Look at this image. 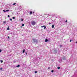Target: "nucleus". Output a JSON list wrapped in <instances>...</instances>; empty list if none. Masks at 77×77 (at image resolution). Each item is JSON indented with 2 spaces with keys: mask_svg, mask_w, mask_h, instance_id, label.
Listing matches in <instances>:
<instances>
[{
  "mask_svg": "<svg viewBox=\"0 0 77 77\" xmlns=\"http://www.w3.org/2000/svg\"><path fill=\"white\" fill-rule=\"evenodd\" d=\"M36 22L35 21L32 20L31 22V24L32 26H35L36 24Z\"/></svg>",
  "mask_w": 77,
  "mask_h": 77,
  "instance_id": "1",
  "label": "nucleus"
},
{
  "mask_svg": "<svg viewBox=\"0 0 77 77\" xmlns=\"http://www.w3.org/2000/svg\"><path fill=\"white\" fill-rule=\"evenodd\" d=\"M32 40H33V41H34V42H36V41H37V40L35 38H32Z\"/></svg>",
  "mask_w": 77,
  "mask_h": 77,
  "instance_id": "2",
  "label": "nucleus"
},
{
  "mask_svg": "<svg viewBox=\"0 0 77 77\" xmlns=\"http://www.w3.org/2000/svg\"><path fill=\"white\" fill-rule=\"evenodd\" d=\"M44 27V29H46V26H41V27L42 28Z\"/></svg>",
  "mask_w": 77,
  "mask_h": 77,
  "instance_id": "3",
  "label": "nucleus"
},
{
  "mask_svg": "<svg viewBox=\"0 0 77 77\" xmlns=\"http://www.w3.org/2000/svg\"><path fill=\"white\" fill-rule=\"evenodd\" d=\"M63 60H66V58H65V57H63Z\"/></svg>",
  "mask_w": 77,
  "mask_h": 77,
  "instance_id": "4",
  "label": "nucleus"
},
{
  "mask_svg": "<svg viewBox=\"0 0 77 77\" xmlns=\"http://www.w3.org/2000/svg\"><path fill=\"white\" fill-rule=\"evenodd\" d=\"M20 65H17V66H16V67H17V68H19V67H20Z\"/></svg>",
  "mask_w": 77,
  "mask_h": 77,
  "instance_id": "5",
  "label": "nucleus"
},
{
  "mask_svg": "<svg viewBox=\"0 0 77 77\" xmlns=\"http://www.w3.org/2000/svg\"><path fill=\"white\" fill-rule=\"evenodd\" d=\"M7 30H9V26H8V27L7 29Z\"/></svg>",
  "mask_w": 77,
  "mask_h": 77,
  "instance_id": "6",
  "label": "nucleus"
},
{
  "mask_svg": "<svg viewBox=\"0 0 77 77\" xmlns=\"http://www.w3.org/2000/svg\"><path fill=\"white\" fill-rule=\"evenodd\" d=\"M54 25H53L52 26V28H54Z\"/></svg>",
  "mask_w": 77,
  "mask_h": 77,
  "instance_id": "7",
  "label": "nucleus"
},
{
  "mask_svg": "<svg viewBox=\"0 0 77 77\" xmlns=\"http://www.w3.org/2000/svg\"><path fill=\"white\" fill-rule=\"evenodd\" d=\"M6 23V21H3V24H5V23Z\"/></svg>",
  "mask_w": 77,
  "mask_h": 77,
  "instance_id": "8",
  "label": "nucleus"
},
{
  "mask_svg": "<svg viewBox=\"0 0 77 77\" xmlns=\"http://www.w3.org/2000/svg\"><path fill=\"white\" fill-rule=\"evenodd\" d=\"M24 52H25V49H24L23 51V53H24Z\"/></svg>",
  "mask_w": 77,
  "mask_h": 77,
  "instance_id": "9",
  "label": "nucleus"
},
{
  "mask_svg": "<svg viewBox=\"0 0 77 77\" xmlns=\"http://www.w3.org/2000/svg\"><path fill=\"white\" fill-rule=\"evenodd\" d=\"M30 15H32V12L30 11Z\"/></svg>",
  "mask_w": 77,
  "mask_h": 77,
  "instance_id": "10",
  "label": "nucleus"
},
{
  "mask_svg": "<svg viewBox=\"0 0 77 77\" xmlns=\"http://www.w3.org/2000/svg\"><path fill=\"white\" fill-rule=\"evenodd\" d=\"M45 42H47V41H48V40H47V39H46L45 40Z\"/></svg>",
  "mask_w": 77,
  "mask_h": 77,
  "instance_id": "11",
  "label": "nucleus"
},
{
  "mask_svg": "<svg viewBox=\"0 0 77 77\" xmlns=\"http://www.w3.org/2000/svg\"><path fill=\"white\" fill-rule=\"evenodd\" d=\"M8 11H9V10H7L5 11V12H8Z\"/></svg>",
  "mask_w": 77,
  "mask_h": 77,
  "instance_id": "12",
  "label": "nucleus"
},
{
  "mask_svg": "<svg viewBox=\"0 0 77 77\" xmlns=\"http://www.w3.org/2000/svg\"><path fill=\"white\" fill-rule=\"evenodd\" d=\"M57 69H60V67H57Z\"/></svg>",
  "mask_w": 77,
  "mask_h": 77,
  "instance_id": "13",
  "label": "nucleus"
},
{
  "mask_svg": "<svg viewBox=\"0 0 77 77\" xmlns=\"http://www.w3.org/2000/svg\"><path fill=\"white\" fill-rule=\"evenodd\" d=\"M24 26V24H23L22 25V27H23V26Z\"/></svg>",
  "mask_w": 77,
  "mask_h": 77,
  "instance_id": "14",
  "label": "nucleus"
},
{
  "mask_svg": "<svg viewBox=\"0 0 77 77\" xmlns=\"http://www.w3.org/2000/svg\"><path fill=\"white\" fill-rule=\"evenodd\" d=\"M12 18L13 19H15V17H12Z\"/></svg>",
  "mask_w": 77,
  "mask_h": 77,
  "instance_id": "15",
  "label": "nucleus"
},
{
  "mask_svg": "<svg viewBox=\"0 0 77 77\" xmlns=\"http://www.w3.org/2000/svg\"><path fill=\"white\" fill-rule=\"evenodd\" d=\"M16 5V3H14L13 4V5Z\"/></svg>",
  "mask_w": 77,
  "mask_h": 77,
  "instance_id": "16",
  "label": "nucleus"
},
{
  "mask_svg": "<svg viewBox=\"0 0 77 77\" xmlns=\"http://www.w3.org/2000/svg\"><path fill=\"white\" fill-rule=\"evenodd\" d=\"M54 72V71L53 70H51V72Z\"/></svg>",
  "mask_w": 77,
  "mask_h": 77,
  "instance_id": "17",
  "label": "nucleus"
},
{
  "mask_svg": "<svg viewBox=\"0 0 77 77\" xmlns=\"http://www.w3.org/2000/svg\"><path fill=\"white\" fill-rule=\"evenodd\" d=\"M3 60H1V63H3Z\"/></svg>",
  "mask_w": 77,
  "mask_h": 77,
  "instance_id": "18",
  "label": "nucleus"
},
{
  "mask_svg": "<svg viewBox=\"0 0 77 77\" xmlns=\"http://www.w3.org/2000/svg\"><path fill=\"white\" fill-rule=\"evenodd\" d=\"M3 69V68H1L0 69L1 70H2V69Z\"/></svg>",
  "mask_w": 77,
  "mask_h": 77,
  "instance_id": "19",
  "label": "nucleus"
},
{
  "mask_svg": "<svg viewBox=\"0 0 77 77\" xmlns=\"http://www.w3.org/2000/svg\"><path fill=\"white\" fill-rule=\"evenodd\" d=\"M2 50L0 49V53H1V52H2Z\"/></svg>",
  "mask_w": 77,
  "mask_h": 77,
  "instance_id": "20",
  "label": "nucleus"
},
{
  "mask_svg": "<svg viewBox=\"0 0 77 77\" xmlns=\"http://www.w3.org/2000/svg\"><path fill=\"white\" fill-rule=\"evenodd\" d=\"M3 12H6V11L5 10H3Z\"/></svg>",
  "mask_w": 77,
  "mask_h": 77,
  "instance_id": "21",
  "label": "nucleus"
},
{
  "mask_svg": "<svg viewBox=\"0 0 77 77\" xmlns=\"http://www.w3.org/2000/svg\"><path fill=\"white\" fill-rule=\"evenodd\" d=\"M8 17H10V16L9 15H8Z\"/></svg>",
  "mask_w": 77,
  "mask_h": 77,
  "instance_id": "22",
  "label": "nucleus"
},
{
  "mask_svg": "<svg viewBox=\"0 0 77 77\" xmlns=\"http://www.w3.org/2000/svg\"><path fill=\"white\" fill-rule=\"evenodd\" d=\"M23 21V19H21V21Z\"/></svg>",
  "mask_w": 77,
  "mask_h": 77,
  "instance_id": "23",
  "label": "nucleus"
},
{
  "mask_svg": "<svg viewBox=\"0 0 77 77\" xmlns=\"http://www.w3.org/2000/svg\"><path fill=\"white\" fill-rule=\"evenodd\" d=\"M60 48H61L62 47V45H60Z\"/></svg>",
  "mask_w": 77,
  "mask_h": 77,
  "instance_id": "24",
  "label": "nucleus"
},
{
  "mask_svg": "<svg viewBox=\"0 0 77 77\" xmlns=\"http://www.w3.org/2000/svg\"><path fill=\"white\" fill-rule=\"evenodd\" d=\"M10 20H11V21H12V19H10Z\"/></svg>",
  "mask_w": 77,
  "mask_h": 77,
  "instance_id": "25",
  "label": "nucleus"
},
{
  "mask_svg": "<svg viewBox=\"0 0 77 77\" xmlns=\"http://www.w3.org/2000/svg\"><path fill=\"white\" fill-rule=\"evenodd\" d=\"M35 73H37V71H35Z\"/></svg>",
  "mask_w": 77,
  "mask_h": 77,
  "instance_id": "26",
  "label": "nucleus"
},
{
  "mask_svg": "<svg viewBox=\"0 0 77 77\" xmlns=\"http://www.w3.org/2000/svg\"><path fill=\"white\" fill-rule=\"evenodd\" d=\"M25 54L26 55H27V53H26Z\"/></svg>",
  "mask_w": 77,
  "mask_h": 77,
  "instance_id": "27",
  "label": "nucleus"
},
{
  "mask_svg": "<svg viewBox=\"0 0 77 77\" xmlns=\"http://www.w3.org/2000/svg\"><path fill=\"white\" fill-rule=\"evenodd\" d=\"M71 41H72L71 40H70V42H71Z\"/></svg>",
  "mask_w": 77,
  "mask_h": 77,
  "instance_id": "28",
  "label": "nucleus"
},
{
  "mask_svg": "<svg viewBox=\"0 0 77 77\" xmlns=\"http://www.w3.org/2000/svg\"><path fill=\"white\" fill-rule=\"evenodd\" d=\"M66 23H67V20H66Z\"/></svg>",
  "mask_w": 77,
  "mask_h": 77,
  "instance_id": "29",
  "label": "nucleus"
},
{
  "mask_svg": "<svg viewBox=\"0 0 77 77\" xmlns=\"http://www.w3.org/2000/svg\"><path fill=\"white\" fill-rule=\"evenodd\" d=\"M50 68L49 67L48 68V69H50Z\"/></svg>",
  "mask_w": 77,
  "mask_h": 77,
  "instance_id": "30",
  "label": "nucleus"
},
{
  "mask_svg": "<svg viewBox=\"0 0 77 77\" xmlns=\"http://www.w3.org/2000/svg\"><path fill=\"white\" fill-rule=\"evenodd\" d=\"M8 38H9V36H8Z\"/></svg>",
  "mask_w": 77,
  "mask_h": 77,
  "instance_id": "31",
  "label": "nucleus"
},
{
  "mask_svg": "<svg viewBox=\"0 0 77 77\" xmlns=\"http://www.w3.org/2000/svg\"><path fill=\"white\" fill-rule=\"evenodd\" d=\"M49 24H50V25L51 24V23H49Z\"/></svg>",
  "mask_w": 77,
  "mask_h": 77,
  "instance_id": "32",
  "label": "nucleus"
},
{
  "mask_svg": "<svg viewBox=\"0 0 77 77\" xmlns=\"http://www.w3.org/2000/svg\"><path fill=\"white\" fill-rule=\"evenodd\" d=\"M75 43L77 44V42H76Z\"/></svg>",
  "mask_w": 77,
  "mask_h": 77,
  "instance_id": "33",
  "label": "nucleus"
},
{
  "mask_svg": "<svg viewBox=\"0 0 77 77\" xmlns=\"http://www.w3.org/2000/svg\"><path fill=\"white\" fill-rule=\"evenodd\" d=\"M33 13H34V12H33Z\"/></svg>",
  "mask_w": 77,
  "mask_h": 77,
  "instance_id": "34",
  "label": "nucleus"
}]
</instances>
